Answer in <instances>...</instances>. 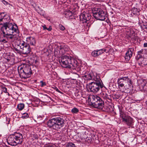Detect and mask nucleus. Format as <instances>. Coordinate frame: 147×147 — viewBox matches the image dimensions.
I'll return each mask as SVG.
<instances>
[{
  "instance_id": "dca6fc26",
  "label": "nucleus",
  "mask_w": 147,
  "mask_h": 147,
  "mask_svg": "<svg viewBox=\"0 0 147 147\" xmlns=\"http://www.w3.org/2000/svg\"><path fill=\"white\" fill-rule=\"evenodd\" d=\"M3 37H5L8 41L9 40L13 38L15 35L14 34H7V33L4 31H3Z\"/></svg>"
},
{
  "instance_id": "58836bf2",
  "label": "nucleus",
  "mask_w": 147,
  "mask_h": 147,
  "mask_svg": "<svg viewBox=\"0 0 147 147\" xmlns=\"http://www.w3.org/2000/svg\"><path fill=\"white\" fill-rule=\"evenodd\" d=\"M144 47H147V43H145L144 44Z\"/></svg>"
},
{
  "instance_id": "37998d69",
  "label": "nucleus",
  "mask_w": 147,
  "mask_h": 147,
  "mask_svg": "<svg viewBox=\"0 0 147 147\" xmlns=\"http://www.w3.org/2000/svg\"><path fill=\"white\" fill-rule=\"evenodd\" d=\"M144 28L146 29L147 28V26L145 27Z\"/></svg>"
},
{
  "instance_id": "f03ea898",
  "label": "nucleus",
  "mask_w": 147,
  "mask_h": 147,
  "mask_svg": "<svg viewBox=\"0 0 147 147\" xmlns=\"http://www.w3.org/2000/svg\"><path fill=\"white\" fill-rule=\"evenodd\" d=\"M59 62L63 67L75 69L78 66L77 61L69 55H64L59 59Z\"/></svg>"
},
{
  "instance_id": "a18cd8bd",
  "label": "nucleus",
  "mask_w": 147,
  "mask_h": 147,
  "mask_svg": "<svg viewBox=\"0 0 147 147\" xmlns=\"http://www.w3.org/2000/svg\"><path fill=\"white\" fill-rule=\"evenodd\" d=\"M1 136L0 135V136Z\"/></svg>"
},
{
  "instance_id": "7c9ffc66",
  "label": "nucleus",
  "mask_w": 147,
  "mask_h": 147,
  "mask_svg": "<svg viewBox=\"0 0 147 147\" xmlns=\"http://www.w3.org/2000/svg\"><path fill=\"white\" fill-rule=\"evenodd\" d=\"M2 91L5 93L7 92V88L5 87L2 88Z\"/></svg>"
},
{
  "instance_id": "f704fd0d",
  "label": "nucleus",
  "mask_w": 147,
  "mask_h": 147,
  "mask_svg": "<svg viewBox=\"0 0 147 147\" xmlns=\"http://www.w3.org/2000/svg\"><path fill=\"white\" fill-rule=\"evenodd\" d=\"M143 52V50H142L139 51L138 52V55H140L141 54H142Z\"/></svg>"
},
{
  "instance_id": "ddd939ff",
  "label": "nucleus",
  "mask_w": 147,
  "mask_h": 147,
  "mask_svg": "<svg viewBox=\"0 0 147 147\" xmlns=\"http://www.w3.org/2000/svg\"><path fill=\"white\" fill-rule=\"evenodd\" d=\"M134 49L132 48H130L129 49L128 51L125 53V58L126 61H129L132 57L134 51Z\"/></svg>"
},
{
  "instance_id": "b1692460",
  "label": "nucleus",
  "mask_w": 147,
  "mask_h": 147,
  "mask_svg": "<svg viewBox=\"0 0 147 147\" xmlns=\"http://www.w3.org/2000/svg\"><path fill=\"white\" fill-rule=\"evenodd\" d=\"M18 71L19 73H21L23 75H24V66L23 67H19L18 69Z\"/></svg>"
},
{
  "instance_id": "393cba45",
  "label": "nucleus",
  "mask_w": 147,
  "mask_h": 147,
  "mask_svg": "<svg viewBox=\"0 0 147 147\" xmlns=\"http://www.w3.org/2000/svg\"><path fill=\"white\" fill-rule=\"evenodd\" d=\"M24 105L23 103H20L17 105V108L20 110H22L24 108Z\"/></svg>"
},
{
  "instance_id": "f8f14e48",
  "label": "nucleus",
  "mask_w": 147,
  "mask_h": 147,
  "mask_svg": "<svg viewBox=\"0 0 147 147\" xmlns=\"http://www.w3.org/2000/svg\"><path fill=\"white\" fill-rule=\"evenodd\" d=\"M24 75L27 78L30 77L32 73L30 67L28 65H24Z\"/></svg>"
},
{
  "instance_id": "2f4dec72",
  "label": "nucleus",
  "mask_w": 147,
  "mask_h": 147,
  "mask_svg": "<svg viewBox=\"0 0 147 147\" xmlns=\"http://www.w3.org/2000/svg\"><path fill=\"white\" fill-rule=\"evenodd\" d=\"M40 83H41V86L43 87L46 85V84L45 82H44L42 81H40Z\"/></svg>"
},
{
  "instance_id": "4c0bfd02",
  "label": "nucleus",
  "mask_w": 147,
  "mask_h": 147,
  "mask_svg": "<svg viewBox=\"0 0 147 147\" xmlns=\"http://www.w3.org/2000/svg\"><path fill=\"white\" fill-rule=\"evenodd\" d=\"M42 27L44 30H47V28L45 25H44V26H42Z\"/></svg>"
},
{
  "instance_id": "1a4fd4ad",
  "label": "nucleus",
  "mask_w": 147,
  "mask_h": 147,
  "mask_svg": "<svg viewBox=\"0 0 147 147\" xmlns=\"http://www.w3.org/2000/svg\"><path fill=\"white\" fill-rule=\"evenodd\" d=\"M92 12L94 18L100 20H104L105 19L106 14L100 9H93Z\"/></svg>"
},
{
  "instance_id": "bb28decb",
  "label": "nucleus",
  "mask_w": 147,
  "mask_h": 147,
  "mask_svg": "<svg viewBox=\"0 0 147 147\" xmlns=\"http://www.w3.org/2000/svg\"><path fill=\"white\" fill-rule=\"evenodd\" d=\"M97 50L99 55H100L103 53L104 52H106V50L105 49H101L99 50Z\"/></svg>"
},
{
  "instance_id": "6e6552de",
  "label": "nucleus",
  "mask_w": 147,
  "mask_h": 147,
  "mask_svg": "<svg viewBox=\"0 0 147 147\" xmlns=\"http://www.w3.org/2000/svg\"><path fill=\"white\" fill-rule=\"evenodd\" d=\"M17 46V48H15V49L18 52H20L23 54L27 55L31 51V49L29 45L23 41H20Z\"/></svg>"
},
{
  "instance_id": "9b49d317",
  "label": "nucleus",
  "mask_w": 147,
  "mask_h": 147,
  "mask_svg": "<svg viewBox=\"0 0 147 147\" xmlns=\"http://www.w3.org/2000/svg\"><path fill=\"white\" fill-rule=\"evenodd\" d=\"M91 18V15L85 12L82 13L80 16V20H81L83 23L86 22L88 21Z\"/></svg>"
},
{
  "instance_id": "6ab92c4d",
  "label": "nucleus",
  "mask_w": 147,
  "mask_h": 147,
  "mask_svg": "<svg viewBox=\"0 0 147 147\" xmlns=\"http://www.w3.org/2000/svg\"><path fill=\"white\" fill-rule=\"evenodd\" d=\"M0 42L4 43H5L8 42V41L5 38V37H3V34H1L0 36Z\"/></svg>"
},
{
  "instance_id": "c756f323",
  "label": "nucleus",
  "mask_w": 147,
  "mask_h": 147,
  "mask_svg": "<svg viewBox=\"0 0 147 147\" xmlns=\"http://www.w3.org/2000/svg\"><path fill=\"white\" fill-rule=\"evenodd\" d=\"M29 117L28 114L27 113H24L22 116V118L23 119H26L28 118Z\"/></svg>"
},
{
  "instance_id": "f3484780",
  "label": "nucleus",
  "mask_w": 147,
  "mask_h": 147,
  "mask_svg": "<svg viewBox=\"0 0 147 147\" xmlns=\"http://www.w3.org/2000/svg\"><path fill=\"white\" fill-rule=\"evenodd\" d=\"M65 53V51L64 49V48L60 47L59 48V53H58L57 51H55V54L57 55H59V56L62 55L64 54Z\"/></svg>"
},
{
  "instance_id": "412c9836",
  "label": "nucleus",
  "mask_w": 147,
  "mask_h": 147,
  "mask_svg": "<svg viewBox=\"0 0 147 147\" xmlns=\"http://www.w3.org/2000/svg\"><path fill=\"white\" fill-rule=\"evenodd\" d=\"M91 55L93 57H97L99 55L98 50H94L91 53Z\"/></svg>"
},
{
  "instance_id": "f257e3e1",
  "label": "nucleus",
  "mask_w": 147,
  "mask_h": 147,
  "mask_svg": "<svg viewBox=\"0 0 147 147\" xmlns=\"http://www.w3.org/2000/svg\"><path fill=\"white\" fill-rule=\"evenodd\" d=\"M84 77L88 80L94 81L89 84V88L92 92L96 93L104 86L99 76L96 74L90 73L85 75Z\"/></svg>"
},
{
  "instance_id": "423d86ee",
  "label": "nucleus",
  "mask_w": 147,
  "mask_h": 147,
  "mask_svg": "<svg viewBox=\"0 0 147 147\" xmlns=\"http://www.w3.org/2000/svg\"><path fill=\"white\" fill-rule=\"evenodd\" d=\"M117 83L119 87L124 86L125 89L129 90L131 88V86L132 85V82L131 78L128 76L120 77L118 79Z\"/></svg>"
},
{
  "instance_id": "39448f33",
  "label": "nucleus",
  "mask_w": 147,
  "mask_h": 147,
  "mask_svg": "<svg viewBox=\"0 0 147 147\" xmlns=\"http://www.w3.org/2000/svg\"><path fill=\"white\" fill-rule=\"evenodd\" d=\"M7 34H13L18 36L19 31L18 27L16 24L9 22H4L3 25Z\"/></svg>"
},
{
  "instance_id": "9d476101",
  "label": "nucleus",
  "mask_w": 147,
  "mask_h": 147,
  "mask_svg": "<svg viewBox=\"0 0 147 147\" xmlns=\"http://www.w3.org/2000/svg\"><path fill=\"white\" fill-rule=\"evenodd\" d=\"M122 122L127 126H130L133 125V119L130 116L125 114L121 117Z\"/></svg>"
},
{
  "instance_id": "c9c22d12",
  "label": "nucleus",
  "mask_w": 147,
  "mask_h": 147,
  "mask_svg": "<svg viewBox=\"0 0 147 147\" xmlns=\"http://www.w3.org/2000/svg\"><path fill=\"white\" fill-rule=\"evenodd\" d=\"M47 30L49 31H51L52 30V28L51 26H50L48 28H47Z\"/></svg>"
},
{
  "instance_id": "72a5a7b5",
  "label": "nucleus",
  "mask_w": 147,
  "mask_h": 147,
  "mask_svg": "<svg viewBox=\"0 0 147 147\" xmlns=\"http://www.w3.org/2000/svg\"><path fill=\"white\" fill-rule=\"evenodd\" d=\"M60 27V30H63L65 29V27L62 25H61Z\"/></svg>"
},
{
  "instance_id": "c03bdc74",
  "label": "nucleus",
  "mask_w": 147,
  "mask_h": 147,
  "mask_svg": "<svg viewBox=\"0 0 147 147\" xmlns=\"http://www.w3.org/2000/svg\"><path fill=\"white\" fill-rule=\"evenodd\" d=\"M134 9L135 10H136L137 9L136 8L135 9Z\"/></svg>"
},
{
  "instance_id": "4468645a",
  "label": "nucleus",
  "mask_w": 147,
  "mask_h": 147,
  "mask_svg": "<svg viewBox=\"0 0 147 147\" xmlns=\"http://www.w3.org/2000/svg\"><path fill=\"white\" fill-rule=\"evenodd\" d=\"M26 41L31 45L34 46L35 45V38L33 37L30 36L27 37L26 38Z\"/></svg>"
},
{
  "instance_id": "79ce46f5",
  "label": "nucleus",
  "mask_w": 147,
  "mask_h": 147,
  "mask_svg": "<svg viewBox=\"0 0 147 147\" xmlns=\"http://www.w3.org/2000/svg\"><path fill=\"white\" fill-rule=\"evenodd\" d=\"M7 94H8V95L9 96V93H8V92H7Z\"/></svg>"
},
{
  "instance_id": "aec40b11",
  "label": "nucleus",
  "mask_w": 147,
  "mask_h": 147,
  "mask_svg": "<svg viewBox=\"0 0 147 147\" xmlns=\"http://www.w3.org/2000/svg\"><path fill=\"white\" fill-rule=\"evenodd\" d=\"M72 12L69 10H68L65 13V16L67 18H69L73 15Z\"/></svg>"
},
{
  "instance_id": "2eb2a0df",
  "label": "nucleus",
  "mask_w": 147,
  "mask_h": 147,
  "mask_svg": "<svg viewBox=\"0 0 147 147\" xmlns=\"http://www.w3.org/2000/svg\"><path fill=\"white\" fill-rule=\"evenodd\" d=\"M140 87L144 91H147V81L146 80H143L141 83Z\"/></svg>"
},
{
  "instance_id": "5701e85b",
  "label": "nucleus",
  "mask_w": 147,
  "mask_h": 147,
  "mask_svg": "<svg viewBox=\"0 0 147 147\" xmlns=\"http://www.w3.org/2000/svg\"><path fill=\"white\" fill-rule=\"evenodd\" d=\"M141 63L144 65H147V58H142L141 59Z\"/></svg>"
},
{
  "instance_id": "20e7f679",
  "label": "nucleus",
  "mask_w": 147,
  "mask_h": 147,
  "mask_svg": "<svg viewBox=\"0 0 147 147\" xmlns=\"http://www.w3.org/2000/svg\"><path fill=\"white\" fill-rule=\"evenodd\" d=\"M23 140L22 134L19 132H15L8 136L7 141L9 144L14 146L22 144Z\"/></svg>"
},
{
  "instance_id": "0eeeda50",
  "label": "nucleus",
  "mask_w": 147,
  "mask_h": 147,
  "mask_svg": "<svg viewBox=\"0 0 147 147\" xmlns=\"http://www.w3.org/2000/svg\"><path fill=\"white\" fill-rule=\"evenodd\" d=\"M89 99L91 101L92 106L96 108L102 109L104 107V102L100 97L97 95H91Z\"/></svg>"
},
{
  "instance_id": "a878e982",
  "label": "nucleus",
  "mask_w": 147,
  "mask_h": 147,
  "mask_svg": "<svg viewBox=\"0 0 147 147\" xmlns=\"http://www.w3.org/2000/svg\"><path fill=\"white\" fill-rule=\"evenodd\" d=\"M79 111V109L76 107L73 108L71 110V112L73 113H77Z\"/></svg>"
},
{
  "instance_id": "473e14b6",
  "label": "nucleus",
  "mask_w": 147,
  "mask_h": 147,
  "mask_svg": "<svg viewBox=\"0 0 147 147\" xmlns=\"http://www.w3.org/2000/svg\"><path fill=\"white\" fill-rule=\"evenodd\" d=\"M6 16H5L4 18H0V22L5 21V19L6 18Z\"/></svg>"
},
{
  "instance_id": "c85d7f7f",
  "label": "nucleus",
  "mask_w": 147,
  "mask_h": 147,
  "mask_svg": "<svg viewBox=\"0 0 147 147\" xmlns=\"http://www.w3.org/2000/svg\"><path fill=\"white\" fill-rule=\"evenodd\" d=\"M66 147H76L75 145L72 143H70L68 144Z\"/></svg>"
},
{
  "instance_id": "4be33fe9",
  "label": "nucleus",
  "mask_w": 147,
  "mask_h": 147,
  "mask_svg": "<svg viewBox=\"0 0 147 147\" xmlns=\"http://www.w3.org/2000/svg\"><path fill=\"white\" fill-rule=\"evenodd\" d=\"M119 109L120 113V117L121 118L122 116H123V115H124L126 114L123 111L122 107H119Z\"/></svg>"
},
{
  "instance_id": "e433bc0d",
  "label": "nucleus",
  "mask_w": 147,
  "mask_h": 147,
  "mask_svg": "<svg viewBox=\"0 0 147 147\" xmlns=\"http://www.w3.org/2000/svg\"><path fill=\"white\" fill-rule=\"evenodd\" d=\"M44 147H54L50 145H46L44 146Z\"/></svg>"
},
{
  "instance_id": "7ed1b4c3",
  "label": "nucleus",
  "mask_w": 147,
  "mask_h": 147,
  "mask_svg": "<svg viewBox=\"0 0 147 147\" xmlns=\"http://www.w3.org/2000/svg\"><path fill=\"white\" fill-rule=\"evenodd\" d=\"M64 120L60 117H55L49 120L47 125L50 128L58 130L64 125Z\"/></svg>"
},
{
  "instance_id": "a19ab883",
  "label": "nucleus",
  "mask_w": 147,
  "mask_h": 147,
  "mask_svg": "<svg viewBox=\"0 0 147 147\" xmlns=\"http://www.w3.org/2000/svg\"><path fill=\"white\" fill-rule=\"evenodd\" d=\"M7 16L8 17V20H10V18H9V17L8 16Z\"/></svg>"
},
{
  "instance_id": "a211bd4d",
  "label": "nucleus",
  "mask_w": 147,
  "mask_h": 147,
  "mask_svg": "<svg viewBox=\"0 0 147 147\" xmlns=\"http://www.w3.org/2000/svg\"><path fill=\"white\" fill-rule=\"evenodd\" d=\"M102 97L105 99H110V95H108L105 92H103L101 94Z\"/></svg>"
},
{
  "instance_id": "cd10ccee",
  "label": "nucleus",
  "mask_w": 147,
  "mask_h": 147,
  "mask_svg": "<svg viewBox=\"0 0 147 147\" xmlns=\"http://www.w3.org/2000/svg\"><path fill=\"white\" fill-rule=\"evenodd\" d=\"M97 50L99 55H100L103 53L104 52H106V50L105 49H101L99 50Z\"/></svg>"
},
{
  "instance_id": "ea45409f",
  "label": "nucleus",
  "mask_w": 147,
  "mask_h": 147,
  "mask_svg": "<svg viewBox=\"0 0 147 147\" xmlns=\"http://www.w3.org/2000/svg\"><path fill=\"white\" fill-rule=\"evenodd\" d=\"M55 90L59 92H60V91L58 89V88L56 87L55 88Z\"/></svg>"
}]
</instances>
